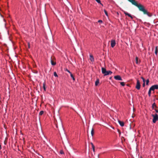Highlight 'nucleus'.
Segmentation results:
<instances>
[{
    "instance_id": "nucleus-1",
    "label": "nucleus",
    "mask_w": 158,
    "mask_h": 158,
    "mask_svg": "<svg viewBox=\"0 0 158 158\" xmlns=\"http://www.w3.org/2000/svg\"><path fill=\"white\" fill-rule=\"evenodd\" d=\"M134 5L137 6L139 10L142 12L144 15H147L149 17H151L152 16V13L148 12L144 6L140 3H138L137 2Z\"/></svg>"
},
{
    "instance_id": "nucleus-2",
    "label": "nucleus",
    "mask_w": 158,
    "mask_h": 158,
    "mask_svg": "<svg viewBox=\"0 0 158 158\" xmlns=\"http://www.w3.org/2000/svg\"><path fill=\"white\" fill-rule=\"evenodd\" d=\"M102 73L104 74V76H107L109 75H111L112 72L110 70L106 71V69L102 67Z\"/></svg>"
},
{
    "instance_id": "nucleus-3",
    "label": "nucleus",
    "mask_w": 158,
    "mask_h": 158,
    "mask_svg": "<svg viewBox=\"0 0 158 158\" xmlns=\"http://www.w3.org/2000/svg\"><path fill=\"white\" fill-rule=\"evenodd\" d=\"M152 116L153 117L152 122L153 123H155L158 120V115L157 114H152Z\"/></svg>"
},
{
    "instance_id": "nucleus-4",
    "label": "nucleus",
    "mask_w": 158,
    "mask_h": 158,
    "mask_svg": "<svg viewBox=\"0 0 158 158\" xmlns=\"http://www.w3.org/2000/svg\"><path fill=\"white\" fill-rule=\"evenodd\" d=\"M135 88L138 90H139L140 88V85L139 81L138 79L137 80V83L135 86Z\"/></svg>"
},
{
    "instance_id": "nucleus-5",
    "label": "nucleus",
    "mask_w": 158,
    "mask_h": 158,
    "mask_svg": "<svg viewBox=\"0 0 158 158\" xmlns=\"http://www.w3.org/2000/svg\"><path fill=\"white\" fill-rule=\"evenodd\" d=\"M150 90L152 91L154 90L155 89H158V85H155L152 86L150 88Z\"/></svg>"
},
{
    "instance_id": "nucleus-6",
    "label": "nucleus",
    "mask_w": 158,
    "mask_h": 158,
    "mask_svg": "<svg viewBox=\"0 0 158 158\" xmlns=\"http://www.w3.org/2000/svg\"><path fill=\"white\" fill-rule=\"evenodd\" d=\"M114 78L116 80H118V81H122V80L121 77L119 75H116V76H114Z\"/></svg>"
},
{
    "instance_id": "nucleus-7",
    "label": "nucleus",
    "mask_w": 158,
    "mask_h": 158,
    "mask_svg": "<svg viewBox=\"0 0 158 158\" xmlns=\"http://www.w3.org/2000/svg\"><path fill=\"white\" fill-rule=\"evenodd\" d=\"M116 44L115 40H112L111 41V46L112 48H114Z\"/></svg>"
},
{
    "instance_id": "nucleus-8",
    "label": "nucleus",
    "mask_w": 158,
    "mask_h": 158,
    "mask_svg": "<svg viewBox=\"0 0 158 158\" xmlns=\"http://www.w3.org/2000/svg\"><path fill=\"white\" fill-rule=\"evenodd\" d=\"M123 12L126 15H127L128 16L130 17L132 19H133V17L130 14L128 13L127 12L125 11H123Z\"/></svg>"
},
{
    "instance_id": "nucleus-9",
    "label": "nucleus",
    "mask_w": 158,
    "mask_h": 158,
    "mask_svg": "<svg viewBox=\"0 0 158 158\" xmlns=\"http://www.w3.org/2000/svg\"><path fill=\"white\" fill-rule=\"evenodd\" d=\"M129 2H131L132 4L134 5L137 2L135 0H128Z\"/></svg>"
},
{
    "instance_id": "nucleus-10",
    "label": "nucleus",
    "mask_w": 158,
    "mask_h": 158,
    "mask_svg": "<svg viewBox=\"0 0 158 158\" xmlns=\"http://www.w3.org/2000/svg\"><path fill=\"white\" fill-rule=\"evenodd\" d=\"M118 122L121 126L123 127L124 126V123L123 121H121L118 120Z\"/></svg>"
},
{
    "instance_id": "nucleus-11",
    "label": "nucleus",
    "mask_w": 158,
    "mask_h": 158,
    "mask_svg": "<svg viewBox=\"0 0 158 158\" xmlns=\"http://www.w3.org/2000/svg\"><path fill=\"white\" fill-rule=\"evenodd\" d=\"M158 52V46H156L155 47V53L156 55H157Z\"/></svg>"
},
{
    "instance_id": "nucleus-12",
    "label": "nucleus",
    "mask_w": 158,
    "mask_h": 158,
    "mask_svg": "<svg viewBox=\"0 0 158 158\" xmlns=\"http://www.w3.org/2000/svg\"><path fill=\"white\" fill-rule=\"evenodd\" d=\"M51 64L52 65H55L56 64V62H54L52 60V58H51Z\"/></svg>"
},
{
    "instance_id": "nucleus-13",
    "label": "nucleus",
    "mask_w": 158,
    "mask_h": 158,
    "mask_svg": "<svg viewBox=\"0 0 158 158\" xmlns=\"http://www.w3.org/2000/svg\"><path fill=\"white\" fill-rule=\"evenodd\" d=\"M99 83V81L98 79L96 80L95 82V85L96 86H97Z\"/></svg>"
},
{
    "instance_id": "nucleus-14",
    "label": "nucleus",
    "mask_w": 158,
    "mask_h": 158,
    "mask_svg": "<svg viewBox=\"0 0 158 158\" xmlns=\"http://www.w3.org/2000/svg\"><path fill=\"white\" fill-rule=\"evenodd\" d=\"M90 60L92 62L94 61V58L93 56L92 55H90Z\"/></svg>"
},
{
    "instance_id": "nucleus-15",
    "label": "nucleus",
    "mask_w": 158,
    "mask_h": 158,
    "mask_svg": "<svg viewBox=\"0 0 158 158\" xmlns=\"http://www.w3.org/2000/svg\"><path fill=\"white\" fill-rule=\"evenodd\" d=\"M155 107L156 108H157L156 106V103L155 102H154L152 104V109H154V107Z\"/></svg>"
},
{
    "instance_id": "nucleus-16",
    "label": "nucleus",
    "mask_w": 158,
    "mask_h": 158,
    "mask_svg": "<svg viewBox=\"0 0 158 158\" xmlns=\"http://www.w3.org/2000/svg\"><path fill=\"white\" fill-rule=\"evenodd\" d=\"M70 76L72 78L73 80L74 81L75 80V78L73 76V74L72 73H71L70 74Z\"/></svg>"
},
{
    "instance_id": "nucleus-17",
    "label": "nucleus",
    "mask_w": 158,
    "mask_h": 158,
    "mask_svg": "<svg viewBox=\"0 0 158 158\" xmlns=\"http://www.w3.org/2000/svg\"><path fill=\"white\" fill-rule=\"evenodd\" d=\"M43 89H44V90L45 91H46V88L45 82H44V83H43Z\"/></svg>"
},
{
    "instance_id": "nucleus-18",
    "label": "nucleus",
    "mask_w": 158,
    "mask_h": 158,
    "mask_svg": "<svg viewBox=\"0 0 158 158\" xmlns=\"http://www.w3.org/2000/svg\"><path fill=\"white\" fill-rule=\"evenodd\" d=\"M91 144L92 145V148L93 149V151L94 152V151H95L94 146L92 143H91Z\"/></svg>"
},
{
    "instance_id": "nucleus-19",
    "label": "nucleus",
    "mask_w": 158,
    "mask_h": 158,
    "mask_svg": "<svg viewBox=\"0 0 158 158\" xmlns=\"http://www.w3.org/2000/svg\"><path fill=\"white\" fill-rule=\"evenodd\" d=\"M138 58L137 56H136V57L135 58V60H136V64H138L139 63L138 62Z\"/></svg>"
},
{
    "instance_id": "nucleus-20",
    "label": "nucleus",
    "mask_w": 158,
    "mask_h": 158,
    "mask_svg": "<svg viewBox=\"0 0 158 158\" xmlns=\"http://www.w3.org/2000/svg\"><path fill=\"white\" fill-rule=\"evenodd\" d=\"M95 1L98 3L101 4L102 6H103V4L101 3V1L100 0H95Z\"/></svg>"
},
{
    "instance_id": "nucleus-21",
    "label": "nucleus",
    "mask_w": 158,
    "mask_h": 158,
    "mask_svg": "<svg viewBox=\"0 0 158 158\" xmlns=\"http://www.w3.org/2000/svg\"><path fill=\"white\" fill-rule=\"evenodd\" d=\"M91 134L92 136H93L94 134V130L93 128H92V130L91 131Z\"/></svg>"
},
{
    "instance_id": "nucleus-22",
    "label": "nucleus",
    "mask_w": 158,
    "mask_h": 158,
    "mask_svg": "<svg viewBox=\"0 0 158 158\" xmlns=\"http://www.w3.org/2000/svg\"><path fill=\"white\" fill-rule=\"evenodd\" d=\"M151 91H152V90H150V89H149L148 92V95L149 97L151 96Z\"/></svg>"
},
{
    "instance_id": "nucleus-23",
    "label": "nucleus",
    "mask_w": 158,
    "mask_h": 158,
    "mask_svg": "<svg viewBox=\"0 0 158 158\" xmlns=\"http://www.w3.org/2000/svg\"><path fill=\"white\" fill-rule=\"evenodd\" d=\"M44 112L42 110L39 113V115H42L44 113Z\"/></svg>"
},
{
    "instance_id": "nucleus-24",
    "label": "nucleus",
    "mask_w": 158,
    "mask_h": 158,
    "mask_svg": "<svg viewBox=\"0 0 158 158\" xmlns=\"http://www.w3.org/2000/svg\"><path fill=\"white\" fill-rule=\"evenodd\" d=\"M104 11L106 15L107 16H108V14L107 11L105 9L104 10Z\"/></svg>"
},
{
    "instance_id": "nucleus-25",
    "label": "nucleus",
    "mask_w": 158,
    "mask_h": 158,
    "mask_svg": "<svg viewBox=\"0 0 158 158\" xmlns=\"http://www.w3.org/2000/svg\"><path fill=\"white\" fill-rule=\"evenodd\" d=\"M54 75L55 77H58V75H57V74L56 73V72H55L54 73Z\"/></svg>"
},
{
    "instance_id": "nucleus-26",
    "label": "nucleus",
    "mask_w": 158,
    "mask_h": 158,
    "mask_svg": "<svg viewBox=\"0 0 158 158\" xmlns=\"http://www.w3.org/2000/svg\"><path fill=\"white\" fill-rule=\"evenodd\" d=\"M120 84L122 86H124L125 85V83H124V82H121Z\"/></svg>"
},
{
    "instance_id": "nucleus-27",
    "label": "nucleus",
    "mask_w": 158,
    "mask_h": 158,
    "mask_svg": "<svg viewBox=\"0 0 158 158\" xmlns=\"http://www.w3.org/2000/svg\"><path fill=\"white\" fill-rule=\"evenodd\" d=\"M65 71H67L68 73H69L70 74L71 73L67 69H64Z\"/></svg>"
},
{
    "instance_id": "nucleus-28",
    "label": "nucleus",
    "mask_w": 158,
    "mask_h": 158,
    "mask_svg": "<svg viewBox=\"0 0 158 158\" xmlns=\"http://www.w3.org/2000/svg\"><path fill=\"white\" fill-rule=\"evenodd\" d=\"M149 82V80L148 79L146 80V85H148Z\"/></svg>"
},
{
    "instance_id": "nucleus-29",
    "label": "nucleus",
    "mask_w": 158,
    "mask_h": 158,
    "mask_svg": "<svg viewBox=\"0 0 158 158\" xmlns=\"http://www.w3.org/2000/svg\"><path fill=\"white\" fill-rule=\"evenodd\" d=\"M60 154H64V153L63 152V151L62 150H61L60 151Z\"/></svg>"
},
{
    "instance_id": "nucleus-30",
    "label": "nucleus",
    "mask_w": 158,
    "mask_h": 158,
    "mask_svg": "<svg viewBox=\"0 0 158 158\" xmlns=\"http://www.w3.org/2000/svg\"><path fill=\"white\" fill-rule=\"evenodd\" d=\"M98 22L99 23H102L103 22L102 20H99L98 21Z\"/></svg>"
},
{
    "instance_id": "nucleus-31",
    "label": "nucleus",
    "mask_w": 158,
    "mask_h": 158,
    "mask_svg": "<svg viewBox=\"0 0 158 158\" xmlns=\"http://www.w3.org/2000/svg\"><path fill=\"white\" fill-rule=\"evenodd\" d=\"M28 48H30V44L29 43H28Z\"/></svg>"
},
{
    "instance_id": "nucleus-32",
    "label": "nucleus",
    "mask_w": 158,
    "mask_h": 158,
    "mask_svg": "<svg viewBox=\"0 0 158 158\" xmlns=\"http://www.w3.org/2000/svg\"><path fill=\"white\" fill-rule=\"evenodd\" d=\"M155 110L156 113H158V110H157L155 109Z\"/></svg>"
},
{
    "instance_id": "nucleus-33",
    "label": "nucleus",
    "mask_w": 158,
    "mask_h": 158,
    "mask_svg": "<svg viewBox=\"0 0 158 158\" xmlns=\"http://www.w3.org/2000/svg\"><path fill=\"white\" fill-rule=\"evenodd\" d=\"M145 83H143V86L144 87L145 86Z\"/></svg>"
},
{
    "instance_id": "nucleus-34",
    "label": "nucleus",
    "mask_w": 158,
    "mask_h": 158,
    "mask_svg": "<svg viewBox=\"0 0 158 158\" xmlns=\"http://www.w3.org/2000/svg\"><path fill=\"white\" fill-rule=\"evenodd\" d=\"M143 83H145V79L144 80H143Z\"/></svg>"
},
{
    "instance_id": "nucleus-35",
    "label": "nucleus",
    "mask_w": 158,
    "mask_h": 158,
    "mask_svg": "<svg viewBox=\"0 0 158 158\" xmlns=\"http://www.w3.org/2000/svg\"><path fill=\"white\" fill-rule=\"evenodd\" d=\"M141 78L142 79V80H143L144 79V78L143 77H141Z\"/></svg>"
},
{
    "instance_id": "nucleus-36",
    "label": "nucleus",
    "mask_w": 158,
    "mask_h": 158,
    "mask_svg": "<svg viewBox=\"0 0 158 158\" xmlns=\"http://www.w3.org/2000/svg\"><path fill=\"white\" fill-rule=\"evenodd\" d=\"M2 149V147L1 145H0V150H1Z\"/></svg>"
},
{
    "instance_id": "nucleus-37",
    "label": "nucleus",
    "mask_w": 158,
    "mask_h": 158,
    "mask_svg": "<svg viewBox=\"0 0 158 158\" xmlns=\"http://www.w3.org/2000/svg\"><path fill=\"white\" fill-rule=\"evenodd\" d=\"M111 78H112V77H110V79H111Z\"/></svg>"
}]
</instances>
